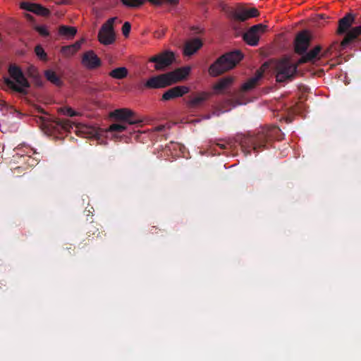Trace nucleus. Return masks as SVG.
I'll list each match as a JSON object with an SVG mask.
<instances>
[{"mask_svg":"<svg viewBox=\"0 0 361 361\" xmlns=\"http://www.w3.org/2000/svg\"><path fill=\"white\" fill-rule=\"evenodd\" d=\"M110 116L128 125L139 123V121L134 118V112L128 109H116L110 113Z\"/></svg>","mask_w":361,"mask_h":361,"instance_id":"9d476101","label":"nucleus"},{"mask_svg":"<svg viewBox=\"0 0 361 361\" xmlns=\"http://www.w3.org/2000/svg\"><path fill=\"white\" fill-rule=\"evenodd\" d=\"M27 154L25 157H28L29 159L27 160L28 164L30 166H33L36 165L38 163V158L37 157H32V155L38 154L35 150L32 149H28V151L26 152Z\"/></svg>","mask_w":361,"mask_h":361,"instance_id":"cd10ccee","label":"nucleus"},{"mask_svg":"<svg viewBox=\"0 0 361 361\" xmlns=\"http://www.w3.org/2000/svg\"><path fill=\"white\" fill-rule=\"evenodd\" d=\"M227 17L233 21L244 22L250 18H255L259 16V13L255 8H245L242 6L237 8L224 6L223 8Z\"/></svg>","mask_w":361,"mask_h":361,"instance_id":"39448f33","label":"nucleus"},{"mask_svg":"<svg viewBox=\"0 0 361 361\" xmlns=\"http://www.w3.org/2000/svg\"><path fill=\"white\" fill-rule=\"evenodd\" d=\"M354 20L355 17L352 13H347L343 18H341L338 21L337 34L343 35L346 33L354 23Z\"/></svg>","mask_w":361,"mask_h":361,"instance_id":"2eb2a0df","label":"nucleus"},{"mask_svg":"<svg viewBox=\"0 0 361 361\" xmlns=\"http://www.w3.org/2000/svg\"><path fill=\"white\" fill-rule=\"evenodd\" d=\"M44 77L53 85L61 87L63 85L61 78L51 69H47L44 71Z\"/></svg>","mask_w":361,"mask_h":361,"instance_id":"aec40b11","label":"nucleus"},{"mask_svg":"<svg viewBox=\"0 0 361 361\" xmlns=\"http://www.w3.org/2000/svg\"><path fill=\"white\" fill-rule=\"evenodd\" d=\"M164 33L161 34V33H159V35L157 36V37H160L161 35H163Z\"/></svg>","mask_w":361,"mask_h":361,"instance_id":"37998d69","label":"nucleus"},{"mask_svg":"<svg viewBox=\"0 0 361 361\" xmlns=\"http://www.w3.org/2000/svg\"><path fill=\"white\" fill-rule=\"evenodd\" d=\"M175 60V55L171 51H164L149 59V62L154 63V69L156 71H164L170 66Z\"/></svg>","mask_w":361,"mask_h":361,"instance_id":"6e6552de","label":"nucleus"},{"mask_svg":"<svg viewBox=\"0 0 361 361\" xmlns=\"http://www.w3.org/2000/svg\"><path fill=\"white\" fill-rule=\"evenodd\" d=\"M191 30L194 31L196 33L201 32L202 31L199 30L198 27H192Z\"/></svg>","mask_w":361,"mask_h":361,"instance_id":"ea45409f","label":"nucleus"},{"mask_svg":"<svg viewBox=\"0 0 361 361\" xmlns=\"http://www.w3.org/2000/svg\"><path fill=\"white\" fill-rule=\"evenodd\" d=\"M126 128V123L123 122L121 123H113L109 126V130L110 132L121 133L123 132Z\"/></svg>","mask_w":361,"mask_h":361,"instance_id":"c756f323","label":"nucleus"},{"mask_svg":"<svg viewBox=\"0 0 361 361\" xmlns=\"http://www.w3.org/2000/svg\"><path fill=\"white\" fill-rule=\"evenodd\" d=\"M233 82V79L230 77L221 79L214 86V89L217 91H222L227 88Z\"/></svg>","mask_w":361,"mask_h":361,"instance_id":"393cba45","label":"nucleus"},{"mask_svg":"<svg viewBox=\"0 0 361 361\" xmlns=\"http://www.w3.org/2000/svg\"><path fill=\"white\" fill-rule=\"evenodd\" d=\"M34 5H35L34 3L23 1L20 3V8L24 10L32 12Z\"/></svg>","mask_w":361,"mask_h":361,"instance_id":"f704fd0d","label":"nucleus"},{"mask_svg":"<svg viewBox=\"0 0 361 361\" xmlns=\"http://www.w3.org/2000/svg\"><path fill=\"white\" fill-rule=\"evenodd\" d=\"M147 1L155 6H161L163 4V0H147Z\"/></svg>","mask_w":361,"mask_h":361,"instance_id":"58836bf2","label":"nucleus"},{"mask_svg":"<svg viewBox=\"0 0 361 361\" xmlns=\"http://www.w3.org/2000/svg\"><path fill=\"white\" fill-rule=\"evenodd\" d=\"M189 92V88L186 86H176L166 91L161 99L164 101L171 100L177 97H182Z\"/></svg>","mask_w":361,"mask_h":361,"instance_id":"ddd939ff","label":"nucleus"},{"mask_svg":"<svg viewBox=\"0 0 361 361\" xmlns=\"http://www.w3.org/2000/svg\"><path fill=\"white\" fill-rule=\"evenodd\" d=\"M8 73L13 80L5 78V84L13 91L26 94L27 93L26 89L30 87V83L22 70L16 65L12 64L8 68Z\"/></svg>","mask_w":361,"mask_h":361,"instance_id":"20e7f679","label":"nucleus"},{"mask_svg":"<svg viewBox=\"0 0 361 361\" xmlns=\"http://www.w3.org/2000/svg\"><path fill=\"white\" fill-rule=\"evenodd\" d=\"M360 36H361V25L352 27L345 33V36L342 40L341 45L345 47L353 41L357 39Z\"/></svg>","mask_w":361,"mask_h":361,"instance_id":"dca6fc26","label":"nucleus"},{"mask_svg":"<svg viewBox=\"0 0 361 361\" xmlns=\"http://www.w3.org/2000/svg\"><path fill=\"white\" fill-rule=\"evenodd\" d=\"M32 13L42 16H48L50 14L49 9L37 4H35Z\"/></svg>","mask_w":361,"mask_h":361,"instance_id":"bb28decb","label":"nucleus"},{"mask_svg":"<svg viewBox=\"0 0 361 361\" xmlns=\"http://www.w3.org/2000/svg\"><path fill=\"white\" fill-rule=\"evenodd\" d=\"M61 3L62 4H66V0H62Z\"/></svg>","mask_w":361,"mask_h":361,"instance_id":"c03bdc74","label":"nucleus"},{"mask_svg":"<svg viewBox=\"0 0 361 361\" xmlns=\"http://www.w3.org/2000/svg\"><path fill=\"white\" fill-rule=\"evenodd\" d=\"M80 132L83 133L87 137H94L96 139H99L98 130L95 128L84 126L82 128Z\"/></svg>","mask_w":361,"mask_h":361,"instance_id":"5701e85b","label":"nucleus"},{"mask_svg":"<svg viewBox=\"0 0 361 361\" xmlns=\"http://www.w3.org/2000/svg\"><path fill=\"white\" fill-rule=\"evenodd\" d=\"M60 111L63 115L68 116L71 117L80 115V114L78 112L74 111L73 109H71V107H68V106L61 107L60 109Z\"/></svg>","mask_w":361,"mask_h":361,"instance_id":"7c9ffc66","label":"nucleus"},{"mask_svg":"<svg viewBox=\"0 0 361 361\" xmlns=\"http://www.w3.org/2000/svg\"><path fill=\"white\" fill-rule=\"evenodd\" d=\"M81 63L87 69L94 70L102 66V61L94 51L89 50L83 53Z\"/></svg>","mask_w":361,"mask_h":361,"instance_id":"9b49d317","label":"nucleus"},{"mask_svg":"<svg viewBox=\"0 0 361 361\" xmlns=\"http://www.w3.org/2000/svg\"><path fill=\"white\" fill-rule=\"evenodd\" d=\"M128 73V71L126 67H118L111 71L109 75L114 79L122 80L127 77Z\"/></svg>","mask_w":361,"mask_h":361,"instance_id":"412c9836","label":"nucleus"},{"mask_svg":"<svg viewBox=\"0 0 361 361\" xmlns=\"http://www.w3.org/2000/svg\"><path fill=\"white\" fill-rule=\"evenodd\" d=\"M190 67L177 68L173 71L149 78L144 86L148 89L164 88L183 80L190 73Z\"/></svg>","mask_w":361,"mask_h":361,"instance_id":"f03ea898","label":"nucleus"},{"mask_svg":"<svg viewBox=\"0 0 361 361\" xmlns=\"http://www.w3.org/2000/svg\"><path fill=\"white\" fill-rule=\"evenodd\" d=\"M164 127L163 126H158L157 127V130L161 131V130H162L164 129Z\"/></svg>","mask_w":361,"mask_h":361,"instance_id":"79ce46f5","label":"nucleus"},{"mask_svg":"<svg viewBox=\"0 0 361 361\" xmlns=\"http://www.w3.org/2000/svg\"><path fill=\"white\" fill-rule=\"evenodd\" d=\"M77 32V30L74 27L61 25L59 27V34L67 38L73 37Z\"/></svg>","mask_w":361,"mask_h":361,"instance_id":"4be33fe9","label":"nucleus"},{"mask_svg":"<svg viewBox=\"0 0 361 361\" xmlns=\"http://www.w3.org/2000/svg\"><path fill=\"white\" fill-rule=\"evenodd\" d=\"M35 53L40 60L44 61H47V54L40 44H38L35 47Z\"/></svg>","mask_w":361,"mask_h":361,"instance_id":"c85d7f7f","label":"nucleus"},{"mask_svg":"<svg viewBox=\"0 0 361 361\" xmlns=\"http://www.w3.org/2000/svg\"><path fill=\"white\" fill-rule=\"evenodd\" d=\"M131 25L129 22H125L122 26V32L123 35L126 37L129 35L130 32Z\"/></svg>","mask_w":361,"mask_h":361,"instance_id":"c9c22d12","label":"nucleus"},{"mask_svg":"<svg viewBox=\"0 0 361 361\" xmlns=\"http://www.w3.org/2000/svg\"><path fill=\"white\" fill-rule=\"evenodd\" d=\"M330 51V49H326L324 53H322V56H327L328 53Z\"/></svg>","mask_w":361,"mask_h":361,"instance_id":"a19ab883","label":"nucleus"},{"mask_svg":"<svg viewBox=\"0 0 361 361\" xmlns=\"http://www.w3.org/2000/svg\"><path fill=\"white\" fill-rule=\"evenodd\" d=\"M146 2V0H121L122 4L130 8L141 7Z\"/></svg>","mask_w":361,"mask_h":361,"instance_id":"b1692460","label":"nucleus"},{"mask_svg":"<svg viewBox=\"0 0 361 361\" xmlns=\"http://www.w3.org/2000/svg\"><path fill=\"white\" fill-rule=\"evenodd\" d=\"M243 57L242 53L238 50L223 54L209 66V75L216 77L230 71L242 60Z\"/></svg>","mask_w":361,"mask_h":361,"instance_id":"7ed1b4c3","label":"nucleus"},{"mask_svg":"<svg viewBox=\"0 0 361 361\" xmlns=\"http://www.w3.org/2000/svg\"><path fill=\"white\" fill-rule=\"evenodd\" d=\"M61 51L62 54L66 57H70L76 53L75 51L72 48L71 45L62 47Z\"/></svg>","mask_w":361,"mask_h":361,"instance_id":"2f4dec72","label":"nucleus"},{"mask_svg":"<svg viewBox=\"0 0 361 361\" xmlns=\"http://www.w3.org/2000/svg\"><path fill=\"white\" fill-rule=\"evenodd\" d=\"M263 75V72L258 70L256 71L255 73V75L252 77L251 78H250L249 80H247V82H245L243 85H242V87H241V90L243 91V92H248L252 89H254L257 83H258V81L262 78Z\"/></svg>","mask_w":361,"mask_h":361,"instance_id":"6ab92c4d","label":"nucleus"},{"mask_svg":"<svg viewBox=\"0 0 361 361\" xmlns=\"http://www.w3.org/2000/svg\"><path fill=\"white\" fill-rule=\"evenodd\" d=\"M209 94L207 92H200L197 94L190 97L187 104L190 108H196L200 106L209 98Z\"/></svg>","mask_w":361,"mask_h":361,"instance_id":"a211bd4d","label":"nucleus"},{"mask_svg":"<svg viewBox=\"0 0 361 361\" xmlns=\"http://www.w3.org/2000/svg\"><path fill=\"white\" fill-rule=\"evenodd\" d=\"M81 44H82L81 42L78 41V42H76L74 44H71V45L72 48L75 51V52H77L80 49Z\"/></svg>","mask_w":361,"mask_h":361,"instance_id":"4c0bfd02","label":"nucleus"},{"mask_svg":"<svg viewBox=\"0 0 361 361\" xmlns=\"http://www.w3.org/2000/svg\"><path fill=\"white\" fill-rule=\"evenodd\" d=\"M116 19V17L111 18L102 25L98 33V39L101 44L109 45L114 42L116 35L114 23Z\"/></svg>","mask_w":361,"mask_h":361,"instance_id":"0eeeda50","label":"nucleus"},{"mask_svg":"<svg viewBox=\"0 0 361 361\" xmlns=\"http://www.w3.org/2000/svg\"><path fill=\"white\" fill-rule=\"evenodd\" d=\"M35 30L39 32V34L43 37L49 36V32L47 28L44 25H37L35 27Z\"/></svg>","mask_w":361,"mask_h":361,"instance_id":"72a5a7b5","label":"nucleus"},{"mask_svg":"<svg viewBox=\"0 0 361 361\" xmlns=\"http://www.w3.org/2000/svg\"><path fill=\"white\" fill-rule=\"evenodd\" d=\"M322 51V47L319 45L316 46L313 49L310 50L308 52H305L302 54L301 58L299 59V63H305L313 61L317 59H319V54Z\"/></svg>","mask_w":361,"mask_h":361,"instance_id":"f3484780","label":"nucleus"},{"mask_svg":"<svg viewBox=\"0 0 361 361\" xmlns=\"http://www.w3.org/2000/svg\"><path fill=\"white\" fill-rule=\"evenodd\" d=\"M54 123H55V126L58 128H60L61 130H69L71 128H72V126L70 123V121L67 119H61V118H57L56 120H55L54 121Z\"/></svg>","mask_w":361,"mask_h":361,"instance_id":"a878e982","label":"nucleus"},{"mask_svg":"<svg viewBox=\"0 0 361 361\" xmlns=\"http://www.w3.org/2000/svg\"><path fill=\"white\" fill-rule=\"evenodd\" d=\"M164 3L172 6H176L179 4V0H163V4Z\"/></svg>","mask_w":361,"mask_h":361,"instance_id":"e433bc0d","label":"nucleus"},{"mask_svg":"<svg viewBox=\"0 0 361 361\" xmlns=\"http://www.w3.org/2000/svg\"><path fill=\"white\" fill-rule=\"evenodd\" d=\"M310 38L307 31H302L298 34L295 40V51L302 55L305 54L310 45Z\"/></svg>","mask_w":361,"mask_h":361,"instance_id":"f8f14e48","label":"nucleus"},{"mask_svg":"<svg viewBox=\"0 0 361 361\" xmlns=\"http://www.w3.org/2000/svg\"><path fill=\"white\" fill-rule=\"evenodd\" d=\"M279 130V128L276 127L269 129L262 128L255 135H237L233 138L219 140L216 145L223 149H233L235 147V144L239 143L242 151L245 156H247L251 154L252 151L258 152V149H264L268 140Z\"/></svg>","mask_w":361,"mask_h":361,"instance_id":"f257e3e1","label":"nucleus"},{"mask_svg":"<svg viewBox=\"0 0 361 361\" xmlns=\"http://www.w3.org/2000/svg\"><path fill=\"white\" fill-rule=\"evenodd\" d=\"M203 45L200 38H192L188 40L183 47V54L190 56L196 53Z\"/></svg>","mask_w":361,"mask_h":361,"instance_id":"4468645a","label":"nucleus"},{"mask_svg":"<svg viewBox=\"0 0 361 361\" xmlns=\"http://www.w3.org/2000/svg\"><path fill=\"white\" fill-rule=\"evenodd\" d=\"M267 29V26L261 23L253 25L243 35V39L250 46H257L260 37Z\"/></svg>","mask_w":361,"mask_h":361,"instance_id":"1a4fd4ad","label":"nucleus"},{"mask_svg":"<svg viewBox=\"0 0 361 361\" xmlns=\"http://www.w3.org/2000/svg\"><path fill=\"white\" fill-rule=\"evenodd\" d=\"M297 72V66L288 59L280 61L276 66V80L278 82L292 80Z\"/></svg>","mask_w":361,"mask_h":361,"instance_id":"423d86ee","label":"nucleus"},{"mask_svg":"<svg viewBox=\"0 0 361 361\" xmlns=\"http://www.w3.org/2000/svg\"><path fill=\"white\" fill-rule=\"evenodd\" d=\"M96 233H97V236H99V235L100 233L99 232V228L97 227L96 224H94V223L92 222L90 224V225L89 226L87 234L90 237L92 235H95Z\"/></svg>","mask_w":361,"mask_h":361,"instance_id":"473e14b6","label":"nucleus"}]
</instances>
